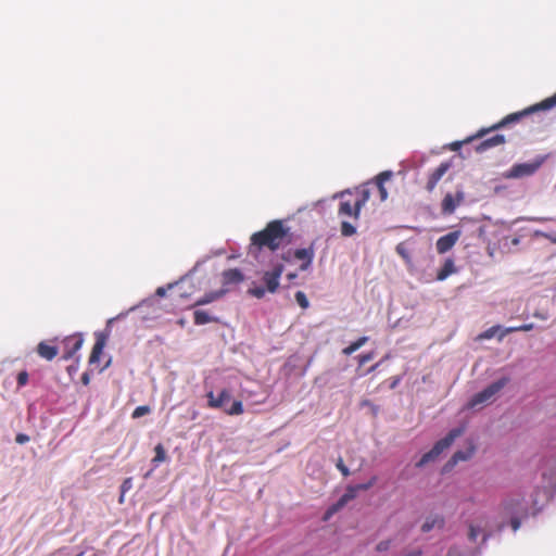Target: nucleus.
Here are the masks:
<instances>
[{
  "label": "nucleus",
  "instance_id": "obj_45",
  "mask_svg": "<svg viewBox=\"0 0 556 556\" xmlns=\"http://www.w3.org/2000/svg\"><path fill=\"white\" fill-rule=\"evenodd\" d=\"M344 507V505L338 500L334 504H332L330 507H328L332 513L337 514L339 510H341Z\"/></svg>",
  "mask_w": 556,
  "mask_h": 556
},
{
  "label": "nucleus",
  "instance_id": "obj_43",
  "mask_svg": "<svg viewBox=\"0 0 556 556\" xmlns=\"http://www.w3.org/2000/svg\"><path fill=\"white\" fill-rule=\"evenodd\" d=\"M131 488V478H127L124 480V482L122 483V494H125L128 490H130Z\"/></svg>",
  "mask_w": 556,
  "mask_h": 556
},
{
  "label": "nucleus",
  "instance_id": "obj_38",
  "mask_svg": "<svg viewBox=\"0 0 556 556\" xmlns=\"http://www.w3.org/2000/svg\"><path fill=\"white\" fill-rule=\"evenodd\" d=\"M336 467L338 468V470L342 473L343 477H348L350 476V470L349 468L345 466L343 459L341 457L338 458L337 460V464H336Z\"/></svg>",
  "mask_w": 556,
  "mask_h": 556
},
{
  "label": "nucleus",
  "instance_id": "obj_30",
  "mask_svg": "<svg viewBox=\"0 0 556 556\" xmlns=\"http://www.w3.org/2000/svg\"><path fill=\"white\" fill-rule=\"evenodd\" d=\"M340 230L343 237H352L356 233V227L345 219L341 222Z\"/></svg>",
  "mask_w": 556,
  "mask_h": 556
},
{
  "label": "nucleus",
  "instance_id": "obj_12",
  "mask_svg": "<svg viewBox=\"0 0 556 556\" xmlns=\"http://www.w3.org/2000/svg\"><path fill=\"white\" fill-rule=\"evenodd\" d=\"M501 506L504 514L507 516H513L518 513H527V508L523 506V498L521 497H508Z\"/></svg>",
  "mask_w": 556,
  "mask_h": 556
},
{
  "label": "nucleus",
  "instance_id": "obj_11",
  "mask_svg": "<svg viewBox=\"0 0 556 556\" xmlns=\"http://www.w3.org/2000/svg\"><path fill=\"white\" fill-rule=\"evenodd\" d=\"M464 201V192L457 191L455 194L446 193L441 203V211L444 215H451L456 207Z\"/></svg>",
  "mask_w": 556,
  "mask_h": 556
},
{
  "label": "nucleus",
  "instance_id": "obj_44",
  "mask_svg": "<svg viewBox=\"0 0 556 556\" xmlns=\"http://www.w3.org/2000/svg\"><path fill=\"white\" fill-rule=\"evenodd\" d=\"M520 525H521L520 519L513 515L511 519H510V526H511L513 530L517 531L520 528Z\"/></svg>",
  "mask_w": 556,
  "mask_h": 556
},
{
  "label": "nucleus",
  "instance_id": "obj_27",
  "mask_svg": "<svg viewBox=\"0 0 556 556\" xmlns=\"http://www.w3.org/2000/svg\"><path fill=\"white\" fill-rule=\"evenodd\" d=\"M368 341L367 337H361L356 341L352 342L349 346L342 350V353L345 355H351L361 349Z\"/></svg>",
  "mask_w": 556,
  "mask_h": 556
},
{
  "label": "nucleus",
  "instance_id": "obj_35",
  "mask_svg": "<svg viewBox=\"0 0 556 556\" xmlns=\"http://www.w3.org/2000/svg\"><path fill=\"white\" fill-rule=\"evenodd\" d=\"M151 412L150 407L148 405H141L135 408V410L131 414L132 418H139L141 416H144Z\"/></svg>",
  "mask_w": 556,
  "mask_h": 556
},
{
  "label": "nucleus",
  "instance_id": "obj_9",
  "mask_svg": "<svg viewBox=\"0 0 556 556\" xmlns=\"http://www.w3.org/2000/svg\"><path fill=\"white\" fill-rule=\"evenodd\" d=\"M315 256V247L312 242L307 248L296 249L293 251V258L301 262L300 269L307 270Z\"/></svg>",
  "mask_w": 556,
  "mask_h": 556
},
{
  "label": "nucleus",
  "instance_id": "obj_52",
  "mask_svg": "<svg viewBox=\"0 0 556 556\" xmlns=\"http://www.w3.org/2000/svg\"><path fill=\"white\" fill-rule=\"evenodd\" d=\"M551 242L556 243V232L554 235L547 236Z\"/></svg>",
  "mask_w": 556,
  "mask_h": 556
},
{
  "label": "nucleus",
  "instance_id": "obj_40",
  "mask_svg": "<svg viewBox=\"0 0 556 556\" xmlns=\"http://www.w3.org/2000/svg\"><path fill=\"white\" fill-rule=\"evenodd\" d=\"M16 380H17L18 387H24L28 382L27 371L18 372Z\"/></svg>",
  "mask_w": 556,
  "mask_h": 556
},
{
  "label": "nucleus",
  "instance_id": "obj_24",
  "mask_svg": "<svg viewBox=\"0 0 556 556\" xmlns=\"http://www.w3.org/2000/svg\"><path fill=\"white\" fill-rule=\"evenodd\" d=\"M193 320L195 325L201 326L214 321L215 319L211 317L207 312L197 309L193 313Z\"/></svg>",
  "mask_w": 556,
  "mask_h": 556
},
{
  "label": "nucleus",
  "instance_id": "obj_47",
  "mask_svg": "<svg viewBox=\"0 0 556 556\" xmlns=\"http://www.w3.org/2000/svg\"><path fill=\"white\" fill-rule=\"evenodd\" d=\"M29 438L28 435L24 434V433H18L15 438V441L18 443V444H24L26 442H28Z\"/></svg>",
  "mask_w": 556,
  "mask_h": 556
},
{
  "label": "nucleus",
  "instance_id": "obj_29",
  "mask_svg": "<svg viewBox=\"0 0 556 556\" xmlns=\"http://www.w3.org/2000/svg\"><path fill=\"white\" fill-rule=\"evenodd\" d=\"M544 467H546L549 470V472L544 470L543 476L545 477L549 475L552 479H556V457H549L545 459Z\"/></svg>",
  "mask_w": 556,
  "mask_h": 556
},
{
  "label": "nucleus",
  "instance_id": "obj_42",
  "mask_svg": "<svg viewBox=\"0 0 556 556\" xmlns=\"http://www.w3.org/2000/svg\"><path fill=\"white\" fill-rule=\"evenodd\" d=\"M281 260L286 263H291L293 260V251L288 250L281 254Z\"/></svg>",
  "mask_w": 556,
  "mask_h": 556
},
{
  "label": "nucleus",
  "instance_id": "obj_25",
  "mask_svg": "<svg viewBox=\"0 0 556 556\" xmlns=\"http://www.w3.org/2000/svg\"><path fill=\"white\" fill-rule=\"evenodd\" d=\"M534 328L533 324H523L516 327H508L502 330L501 334L498 336V340L502 341L503 338L511 332H519V331H530Z\"/></svg>",
  "mask_w": 556,
  "mask_h": 556
},
{
  "label": "nucleus",
  "instance_id": "obj_2",
  "mask_svg": "<svg viewBox=\"0 0 556 556\" xmlns=\"http://www.w3.org/2000/svg\"><path fill=\"white\" fill-rule=\"evenodd\" d=\"M340 203L338 207L339 217H350L357 222L361 216V211L370 198L369 184H365L355 188L354 190L342 191L339 195Z\"/></svg>",
  "mask_w": 556,
  "mask_h": 556
},
{
  "label": "nucleus",
  "instance_id": "obj_15",
  "mask_svg": "<svg viewBox=\"0 0 556 556\" xmlns=\"http://www.w3.org/2000/svg\"><path fill=\"white\" fill-rule=\"evenodd\" d=\"M392 175H393L392 172L386 170V172H381L375 178L374 185L376 186V188L378 190L379 198H380L381 202H383L388 199V191H387V188L384 187V184L391 179Z\"/></svg>",
  "mask_w": 556,
  "mask_h": 556
},
{
  "label": "nucleus",
  "instance_id": "obj_10",
  "mask_svg": "<svg viewBox=\"0 0 556 556\" xmlns=\"http://www.w3.org/2000/svg\"><path fill=\"white\" fill-rule=\"evenodd\" d=\"M460 236V230H455L446 233L445 236L440 237L435 243L438 253L444 254L448 252L459 240Z\"/></svg>",
  "mask_w": 556,
  "mask_h": 556
},
{
  "label": "nucleus",
  "instance_id": "obj_51",
  "mask_svg": "<svg viewBox=\"0 0 556 556\" xmlns=\"http://www.w3.org/2000/svg\"><path fill=\"white\" fill-rule=\"evenodd\" d=\"M156 294H157V295H160V296L165 295V289H164V288H162V287L157 288V290H156Z\"/></svg>",
  "mask_w": 556,
  "mask_h": 556
},
{
  "label": "nucleus",
  "instance_id": "obj_39",
  "mask_svg": "<svg viewBox=\"0 0 556 556\" xmlns=\"http://www.w3.org/2000/svg\"><path fill=\"white\" fill-rule=\"evenodd\" d=\"M480 533V529L473 525L469 526L468 538L470 541L475 542Z\"/></svg>",
  "mask_w": 556,
  "mask_h": 556
},
{
  "label": "nucleus",
  "instance_id": "obj_13",
  "mask_svg": "<svg viewBox=\"0 0 556 556\" xmlns=\"http://www.w3.org/2000/svg\"><path fill=\"white\" fill-rule=\"evenodd\" d=\"M450 164L448 163H441L435 169H433L428 175V179L426 182V190L429 192H432L438 182L442 179V177L445 175V173L448 170Z\"/></svg>",
  "mask_w": 556,
  "mask_h": 556
},
{
  "label": "nucleus",
  "instance_id": "obj_34",
  "mask_svg": "<svg viewBox=\"0 0 556 556\" xmlns=\"http://www.w3.org/2000/svg\"><path fill=\"white\" fill-rule=\"evenodd\" d=\"M268 292L264 287H253L248 290V293L255 296L256 299L264 298L265 293Z\"/></svg>",
  "mask_w": 556,
  "mask_h": 556
},
{
  "label": "nucleus",
  "instance_id": "obj_16",
  "mask_svg": "<svg viewBox=\"0 0 556 556\" xmlns=\"http://www.w3.org/2000/svg\"><path fill=\"white\" fill-rule=\"evenodd\" d=\"M208 397V406L212 408H222L226 402H228L231 397L228 390L224 389L217 397L214 396L213 392L207 394Z\"/></svg>",
  "mask_w": 556,
  "mask_h": 556
},
{
  "label": "nucleus",
  "instance_id": "obj_32",
  "mask_svg": "<svg viewBox=\"0 0 556 556\" xmlns=\"http://www.w3.org/2000/svg\"><path fill=\"white\" fill-rule=\"evenodd\" d=\"M500 329H501L500 326H492L489 329H486L485 331H483L482 333H480L478 336V339H480V340L492 339Z\"/></svg>",
  "mask_w": 556,
  "mask_h": 556
},
{
  "label": "nucleus",
  "instance_id": "obj_28",
  "mask_svg": "<svg viewBox=\"0 0 556 556\" xmlns=\"http://www.w3.org/2000/svg\"><path fill=\"white\" fill-rule=\"evenodd\" d=\"M359 492L356 485H349L345 493L339 498V501L345 506L350 501L354 500Z\"/></svg>",
  "mask_w": 556,
  "mask_h": 556
},
{
  "label": "nucleus",
  "instance_id": "obj_46",
  "mask_svg": "<svg viewBox=\"0 0 556 556\" xmlns=\"http://www.w3.org/2000/svg\"><path fill=\"white\" fill-rule=\"evenodd\" d=\"M389 547H390V541H381V542L377 545V551H378V552H384V551H387Z\"/></svg>",
  "mask_w": 556,
  "mask_h": 556
},
{
  "label": "nucleus",
  "instance_id": "obj_26",
  "mask_svg": "<svg viewBox=\"0 0 556 556\" xmlns=\"http://www.w3.org/2000/svg\"><path fill=\"white\" fill-rule=\"evenodd\" d=\"M154 457L152 458V464L154 467H157L161 463L166 460V452L162 443H159L154 447Z\"/></svg>",
  "mask_w": 556,
  "mask_h": 556
},
{
  "label": "nucleus",
  "instance_id": "obj_1",
  "mask_svg": "<svg viewBox=\"0 0 556 556\" xmlns=\"http://www.w3.org/2000/svg\"><path fill=\"white\" fill-rule=\"evenodd\" d=\"M288 231L282 220L269 222L263 230L251 236L249 254L257 256L258 252L265 248L273 252L278 250L288 236Z\"/></svg>",
  "mask_w": 556,
  "mask_h": 556
},
{
  "label": "nucleus",
  "instance_id": "obj_20",
  "mask_svg": "<svg viewBox=\"0 0 556 556\" xmlns=\"http://www.w3.org/2000/svg\"><path fill=\"white\" fill-rule=\"evenodd\" d=\"M105 345V338L103 336H98L96 343L93 344V348L91 350L90 356H89V364H96L99 362L100 356L103 352Z\"/></svg>",
  "mask_w": 556,
  "mask_h": 556
},
{
  "label": "nucleus",
  "instance_id": "obj_23",
  "mask_svg": "<svg viewBox=\"0 0 556 556\" xmlns=\"http://www.w3.org/2000/svg\"><path fill=\"white\" fill-rule=\"evenodd\" d=\"M455 271H456V268H455L454 261L451 260V258H447L444 262L443 266L438 271L437 279L442 281V280L446 279L451 274H453Z\"/></svg>",
  "mask_w": 556,
  "mask_h": 556
},
{
  "label": "nucleus",
  "instance_id": "obj_22",
  "mask_svg": "<svg viewBox=\"0 0 556 556\" xmlns=\"http://www.w3.org/2000/svg\"><path fill=\"white\" fill-rule=\"evenodd\" d=\"M472 454H473V448H471L467 452H463V451L455 452L453 454V456L451 457V459L446 463L445 469L454 467L458 462L469 459Z\"/></svg>",
  "mask_w": 556,
  "mask_h": 556
},
{
  "label": "nucleus",
  "instance_id": "obj_50",
  "mask_svg": "<svg viewBox=\"0 0 556 556\" xmlns=\"http://www.w3.org/2000/svg\"><path fill=\"white\" fill-rule=\"evenodd\" d=\"M298 277L296 273H289L287 275V278L288 280L292 281L293 279H295Z\"/></svg>",
  "mask_w": 556,
  "mask_h": 556
},
{
  "label": "nucleus",
  "instance_id": "obj_4",
  "mask_svg": "<svg viewBox=\"0 0 556 556\" xmlns=\"http://www.w3.org/2000/svg\"><path fill=\"white\" fill-rule=\"evenodd\" d=\"M462 434V429H452L443 439L435 442L433 447L425 453L421 458L416 463V467L421 468L428 463L434 462L443 451L448 448L456 438Z\"/></svg>",
  "mask_w": 556,
  "mask_h": 556
},
{
  "label": "nucleus",
  "instance_id": "obj_49",
  "mask_svg": "<svg viewBox=\"0 0 556 556\" xmlns=\"http://www.w3.org/2000/svg\"><path fill=\"white\" fill-rule=\"evenodd\" d=\"M334 515V513H332L329 508L326 510L325 515H324V520L327 521L329 520L332 516Z\"/></svg>",
  "mask_w": 556,
  "mask_h": 556
},
{
  "label": "nucleus",
  "instance_id": "obj_53",
  "mask_svg": "<svg viewBox=\"0 0 556 556\" xmlns=\"http://www.w3.org/2000/svg\"><path fill=\"white\" fill-rule=\"evenodd\" d=\"M378 365H379V364H375L374 366H371V367H370V369H369V371H374V370H376V369H377V367H378Z\"/></svg>",
  "mask_w": 556,
  "mask_h": 556
},
{
  "label": "nucleus",
  "instance_id": "obj_41",
  "mask_svg": "<svg viewBox=\"0 0 556 556\" xmlns=\"http://www.w3.org/2000/svg\"><path fill=\"white\" fill-rule=\"evenodd\" d=\"M374 358V353L369 352L359 356V365H364Z\"/></svg>",
  "mask_w": 556,
  "mask_h": 556
},
{
  "label": "nucleus",
  "instance_id": "obj_6",
  "mask_svg": "<svg viewBox=\"0 0 556 556\" xmlns=\"http://www.w3.org/2000/svg\"><path fill=\"white\" fill-rule=\"evenodd\" d=\"M546 156H538L532 162L527 163H518L510 167L509 170L504 173V177L506 179H517L522 177H528L538 172V169L544 163Z\"/></svg>",
  "mask_w": 556,
  "mask_h": 556
},
{
  "label": "nucleus",
  "instance_id": "obj_19",
  "mask_svg": "<svg viewBox=\"0 0 556 556\" xmlns=\"http://www.w3.org/2000/svg\"><path fill=\"white\" fill-rule=\"evenodd\" d=\"M505 142V137L503 135H494L479 143L477 147L478 152H483L490 148L503 144Z\"/></svg>",
  "mask_w": 556,
  "mask_h": 556
},
{
  "label": "nucleus",
  "instance_id": "obj_31",
  "mask_svg": "<svg viewBox=\"0 0 556 556\" xmlns=\"http://www.w3.org/2000/svg\"><path fill=\"white\" fill-rule=\"evenodd\" d=\"M227 415H241L243 413V405L241 401H233L229 408L224 409Z\"/></svg>",
  "mask_w": 556,
  "mask_h": 556
},
{
  "label": "nucleus",
  "instance_id": "obj_5",
  "mask_svg": "<svg viewBox=\"0 0 556 556\" xmlns=\"http://www.w3.org/2000/svg\"><path fill=\"white\" fill-rule=\"evenodd\" d=\"M508 383V378L504 377L492 382L482 391L476 393L468 403V407L475 408L484 404L492 403L500 391Z\"/></svg>",
  "mask_w": 556,
  "mask_h": 556
},
{
  "label": "nucleus",
  "instance_id": "obj_7",
  "mask_svg": "<svg viewBox=\"0 0 556 556\" xmlns=\"http://www.w3.org/2000/svg\"><path fill=\"white\" fill-rule=\"evenodd\" d=\"M285 266L279 263L276 264L271 270H266L263 274V281L265 283V288L269 293H275L279 288V279L281 274L283 273Z\"/></svg>",
  "mask_w": 556,
  "mask_h": 556
},
{
  "label": "nucleus",
  "instance_id": "obj_48",
  "mask_svg": "<svg viewBox=\"0 0 556 556\" xmlns=\"http://www.w3.org/2000/svg\"><path fill=\"white\" fill-rule=\"evenodd\" d=\"M81 382H83V384H85V386H88V384H89V382H90V375H89V372H84V374L81 375Z\"/></svg>",
  "mask_w": 556,
  "mask_h": 556
},
{
  "label": "nucleus",
  "instance_id": "obj_3",
  "mask_svg": "<svg viewBox=\"0 0 556 556\" xmlns=\"http://www.w3.org/2000/svg\"><path fill=\"white\" fill-rule=\"evenodd\" d=\"M554 106H556V92L552 97L544 99L539 104L530 106L529 109H526V110H523L521 112L509 114L504 119H502L500 123L493 125L489 129H481L476 136L470 137L467 141H471V140L476 139V138H482L490 130H495V129H498V128H501V127H503V126H505V125H507L509 123L517 122L521 117H523L526 115H529L530 113L536 112L539 110H549V109H552Z\"/></svg>",
  "mask_w": 556,
  "mask_h": 556
},
{
  "label": "nucleus",
  "instance_id": "obj_14",
  "mask_svg": "<svg viewBox=\"0 0 556 556\" xmlns=\"http://www.w3.org/2000/svg\"><path fill=\"white\" fill-rule=\"evenodd\" d=\"M244 280L243 273L238 268L226 269L222 273V283L227 289L231 285H239Z\"/></svg>",
  "mask_w": 556,
  "mask_h": 556
},
{
  "label": "nucleus",
  "instance_id": "obj_33",
  "mask_svg": "<svg viewBox=\"0 0 556 556\" xmlns=\"http://www.w3.org/2000/svg\"><path fill=\"white\" fill-rule=\"evenodd\" d=\"M295 301L303 309H306L309 306L307 296L303 291H298L295 293Z\"/></svg>",
  "mask_w": 556,
  "mask_h": 556
},
{
  "label": "nucleus",
  "instance_id": "obj_18",
  "mask_svg": "<svg viewBox=\"0 0 556 556\" xmlns=\"http://www.w3.org/2000/svg\"><path fill=\"white\" fill-rule=\"evenodd\" d=\"M228 289H220L216 291H211L205 293L203 296H201L199 300L195 301L194 306L205 305L208 303H212L214 301H217L222 299L226 293Z\"/></svg>",
  "mask_w": 556,
  "mask_h": 556
},
{
  "label": "nucleus",
  "instance_id": "obj_36",
  "mask_svg": "<svg viewBox=\"0 0 556 556\" xmlns=\"http://www.w3.org/2000/svg\"><path fill=\"white\" fill-rule=\"evenodd\" d=\"M396 250V253L403 258L405 260L406 262H409L410 258H409V253L405 247L404 243H399L395 248Z\"/></svg>",
  "mask_w": 556,
  "mask_h": 556
},
{
  "label": "nucleus",
  "instance_id": "obj_37",
  "mask_svg": "<svg viewBox=\"0 0 556 556\" xmlns=\"http://www.w3.org/2000/svg\"><path fill=\"white\" fill-rule=\"evenodd\" d=\"M377 482V477L374 476L371 477L368 482L366 483H361V484H356V489H358L359 491H367L369 490L370 488H372L375 485V483Z\"/></svg>",
  "mask_w": 556,
  "mask_h": 556
},
{
  "label": "nucleus",
  "instance_id": "obj_17",
  "mask_svg": "<svg viewBox=\"0 0 556 556\" xmlns=\"http://www.w3.org/2000/svg\"><path fill=\"white\" fill-rule=\"evenodd\" d=\"M37 353L40 357L52 361L58 355V348L42 341L37 345Z\"/></svg>",
  "mask_w": 556,
  "mask_h": 556
},
{
  "label": "nucleus",
  "instance_id": "obj_8",
  "mask_svg": "<svg viewBox=\"0 0 556 556\" xmlns=\"http://www.w3.org/2000/svg\"><path fill=\"white\" fill-rule=\"evenodd\" d=\"M63 356L62 358L65 361L71 359L77 351L80 350L84 338L80 333L72 334L66 337L63 340Z\"/></svg>",
  "mask_w": 556,
  "mask_h": 556
},
{
  "label": "nucleus",
  "instance_id": "obj_21",
  "mask_svg": "<svg viewBox=\"0 0 556 556\" xmlns=\"http://www.w3.org/2000/svg\"><path fill=\"white\" fill-rule=\"evenodd\" d=\"M444 518L441 515H433L426 519V521L421 526V531L427 533L431 531L433 528H443L444 527Z\"/></svg>",
  "mask_w": 556,
  "mask_h": 556
}]
</instances>
